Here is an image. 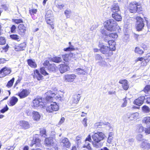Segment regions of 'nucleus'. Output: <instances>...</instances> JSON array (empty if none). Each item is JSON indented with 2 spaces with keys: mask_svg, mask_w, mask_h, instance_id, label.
<instances>
[{
  "mask_svg": "<svg viewBox=\"0 0 150 150\" xmlns=\"http://www.w3.org/2000/svg\"><path fill=\"white\" fill-rule=\"evenodd\" d=\"M100 32L103 35H105V37L108 36V34L105 29H102L100 30Z\"/></svg>",
  "mask_w": 150,
  "mask_h": 150,
  "instance_id": "5fc2aeb1",
  "label": "nucleus"
},
{
  "mask_svg": "<svg viewBox=\"0 0 150 150\" xmlns=\"http://www.w3.org/2000/svg\"><path fill=\"white\" fill-rule=\"evenodd\" d=\"M51 60L53 62L58 63L62 62V59L61 57L57 56L52 58Z\"/></svg>",
  "mask_w": 150,
  "mask_h": 150,
  "instance_id": "473e14b6",
  "label": "nucleus"
},
{
  "mask_svg": "<svg viewBox=\"0 0 150 150\" xmlns=\"http://www.w3.org/2000/svg\"><path fill=\"white\" fill-rule=\"evenodd\" d=\"M129 9L130 12L132 13L139 12L142 11V8L140 5L136 1L132 2L129 4Z\"/></svg>",
  "mask_w": 150,
  "mask_h": 150,
  "instance_id": "20e7f679",
  "label": "nucleus"
},
{
  "mask_svg": "<svg viewBox=\"0 0 150 150\" xmlns=\"http://www.w3.org/2000/svg\"><path fill=\"white\" fill-rule=\"evenodd\" d=\"M30 93V92L28 90L23 89L20 92L18 93V95L20 98H23L27 96Z\"/></svg>",
  "mask_w": 150,
  "mask_h": 150,
  "instance_id": "a211bd4d",
  "label": "nucleus"
},
{
  "mask_svg": "<svg viewBox=\"0 0 150 150\" xmlns=\"http://www.w3.org/2000/svg\"><path fill=\"white\" fill-rule=\"evenodd\" d=\"M143 122L146 124H148L150 123V117H146L144 118L143 120Z\"/></svg>",
  "mask_w": 150,
  "mask_h": 150,
  "instance_id": "c03bdc74",
  "label": "nucleus"
},
{
  "mask_svg": "<svg viewBox=\"0 0 150 150\" xmlns=\"http://www.w3.org/2000/svg\"><path fill=\"white\" fill-rule=\"evenodd\" d=\"M76 76L74 74H67L64 75V79L66 82H71L74 81L76 78Z\"/></svg>",
  "mask_w": 150,
  "mask_h": 150,
  "instance_id": "4468645a",
  "label": "nucleus"
},
{
  "mask_svg": "<svg viewBox=\"0 0 150 150\" xmlns=\"http://www.w3.org/2000/svg\"><path fill=\"white\" fill-rule=\"evenodd\" d=\"M112 16L117 21H120L122 20L121 16L117 13L112 14Z\"/></svg>",
  "mask_w": 150,
  "mask_h": 150,
  "instance_id": "72a5a7b5",
  "label": "nucleus"
},
{
  "mask_svg": "<svg viewBox=\"0 0 150 150\" xmlns=\"http://www.w3.org/2000/svg\"><path fill=\"white\" fill-rule=\"evenodd\" d=\"M16 29V26L13 25L11 28V33H15V30Z\"/></svg>",
  "mask_w": 150,
  "mask_h": 150,
  "instance_id": "69168bd1",
  "label": "nucleus"
},
{
  "mask_svg": "<svg viewBox=\"0 0 150 150\" xmlns=\"http://www.w3.org/2000/svg\"><path fill=\"white\" fill-rule=\"evenodd\" d=\"M10 37L13 40H16L18 41L19 40V37L17 35H10Z\"/></svg>",
  "mask_w": 150,
  "mask_h": 150,
  "instance_id": "37998d69",
  "label": "nucleus"
},
{
  "mask_svg": "<svg viewBox=\"0 0 150 150\" xmlns=\"http://www.w3.org/2000/svg\"><path fill=\"white\" fill-rule=\"evenodd\" d=\"M80 94H75L73 96V101L76 104L78 103L80 99Z\"/></svg>",
  "mask_w": 150,
  "mask_h": 150,
  "instance_id": "c9c22d12",
  "label": "nucleus"
},
{
  "mask_svg": "<svg viewBox=\"0 0 150 150\" xmlns=\"http://www.w3.org/2000/svg\"><path fill=\"white\" fill-rule=\"evenodd\" d=\"M29 13L32 15V14L34 15L37 12V10L36 9L33 8L29 10Z\"/></svg>",
  "mask_w": 150,
  "mask_h": 150,
  "instance_id": "864d4df0",
  "label": "nucleus"
},
{
  "mask_svg": "<svg viewBox=\"0 0 150 150\" xmlns=\"http://www.w3.org/2000/svg\"><path fill=\"white\" fill-rule=\"evenodd\" d=\"M56 6L57 7L59 8L60 9H62L63 7L64 6V5L63 4H57Z\"/></svg>",
  "mask_w": 150,
  "mask_h": 150,
  "instance_id": "774afa93",
  "label": "nucleus"
},
{
  "mask_svg": "<svg viewBox=\"0 0 150 150\" xmlns=\"http://www.w3.org/2000/svg\"><path fill=\"white\" fill-rule=\"evenodd\" d=\"M33 77L36 78L39 81L43 79V76L40 73L39 71L37 69L34 71V73L33 74Z\"/></svg>",
  "mask_w": 150,
  "mask_h": 150,
  "instance_id": "6ab92c4d",
  "label": "nucleus"
},
{
  "mask_svg": "<svg viewBox=\"0 0 150 150\" xmlns=\"http://www.w3.org/2000/svg\"><path fill=\"white\" fill-rule=\"evenodd\" d=\"M38 136L37 134L35 135V136L33 137V139L30 144L31 146H34L35 147H40L41 146L40 143L41 140L37 137L36 136Z\"/></svg>",
  "mask_w": 150,
  "mask_h": 150,
  "instance_id": "9d476101",
  "label": "nucleus"
},
{
  "mask_svg": "<svg viewBox=\"0 0 150 150\" xmlns=\"http://www.w3.org/2000/svg\"><path fill=\"white\" fill-rule=\"evenodd\" d=\"M138 115V113H135L132 114L128 113L127 115V117L129 120H132L135 118L137 117Z\"/></svg>",
  "mask_w": 150,
  "mask_h": 150,
  "instance_id": "c756f323",
  "label": "nucleus"
},
{
  "mask_svg": "<svg viewBox=\"0 0 150 150\" xmlns=\"http://www.w3.org/2000/svg\"><path fill=\"white\" fill-rule=\"evenodd\" d=\"M135 52L136 53H137L141 54H142L144 53L143 51L138 47H137L135 48Z\"/></svg>",
  "mask_w": 150,
  "mask_h": 150,
  "instance_id": "a18cd8bd",
  "label": "nucleus"
},
{
  "mask_svg": "<svg viewBox=\"0 0 150 150\" xmlns=\"http://www.w3.org/2000/svg\"><path fill=\"white\" fill-rule=\"evenodd\" d=\"M26 44L25 42L22 43L16 46L15 49L16 51L24 50L26 47Z\"/></svg>",
  "mask_w": 150,
  "mask_h": 150,
  "instance_id": "bb28decb",
  "label": "nucleus"
},
{
  "mask_svg": "<svg viewBox=\"0 0 150 150\" xmlns=\"http://www.w3.org/2000/svg\"><path fill=\"white\" fill-rule=\"evenodd\" d=\"M91 135L89 134L86 138L85 141V144L84 145V147H86L88 150H91V147L90 146V144L89 142H91Z\"/></svg>",
  "mask_w": 150,
  "mask_h": 150,
  "instance_id": "aec40b11",
  "label": "nucleus"
},
{
  "mask_svg": "<svg viewBox=\"0 0 150 150\" xmlns=\"http://www.w3.org/2000/svg\"><path fill=\"white\" fill-rule=\"evenodd\" d=\"M100 52L106 56H110L112 55L113 50H112L108 46L104 45L102 46L100 48Z\"/></svg>",
  "mask_w": 150,
  "mask_h": 150,
  "instance_id": "0eeeda50",
  "label": "nucleus"
},
{
  "mask_svg": "<svg viewBox=\"0 0 150 150\" xmlns=\"http://www.w3.org/2000/svg\"><path fill=\"white\" fill-rule=\"evenodd\" d=\"M146 59L144 60V61H142V65H146V63L150 60V54H147L146 56Z\"/></svg>",
  "mask_w": 150,
  "mask_h": 150,
  "instance_id": "4c0bfd02",
  "label": "nucleus"
},
{
  "mask_svg": "<svg viewBox=\"0 0 150 150\" xmlns=\"http://www.w3.org/2000/svg\"><path fill=\"white\" fill-rule=\"evenodd\" d=\"M144 101L146 102L147 103L150 104V96L145 97Z\"/></svg>",
  "mask_w": 150,
  "mask_h": 150,
  "instance_id": "bf43d9fd",
  "label": "nucleus"
},
{
  "mask_svg": "<svg viewBox=\"0 0 150 150\" xmlns=\"http://www.w3.org/2000/svg\"><path fill=\"white\" fill-rule=\"evenodd\" d=\"M32 115L33 119L36 121H39L41 117L40 114L37 111H33Z\"/></svg>",
  "mask_w": 150,
  "mask_h": 150,
  "instance_id": "b1692460",
  "label": "nucleus"
},
{
  "mask_svg": "<svg viewBox=\"0 0 150 150\" xmlns=\"http://www.w3.org/2000/svg\"><path fill=\"white\" fill-rule=\"evenodd\" d=\"M58 109L59 106L55 102H53L46 108L47 111L49 113L52 112L53 111H57Z\"/></svg>",
  "mask_w": 150,
  "mask_h": 150,
  "instance_id": "6e6552de",
  "label": "nucleus"
},
{
  "mask_svg": "<svg viewBox=\"0 0 150 150\" xmlns=\"http://www.w3.org/2000/svg\"><path fill=\"white\" fill-rule=\"evenodd\" d=\"M13 22L17 24L23 22V21L21 19H13Z\"/></svg>",
  "mask_w": 150,
  "mask_h": 150,
  "instance_id": "4d7b16f0",
  "label": "nucleus"
},
{
  "mask_svg": "<svg viewBox=\"0 0 150 150\" xmlns=\"http://www.w3.org/2000/svg\"><path fill=\"white\" fill-rule=\"evenodd\" d=\"M53 14L52 11L51 10H48L45 15L46 19H48V18L52 19L53 18Z\"/></svg>",
  "mask_w": 150,
  "mask_h": 150,
  "instance_id": "e433bc0d",
  "label": "nucleus"
},
{
  "mask_svg": "<svg viewBox=\"0 0 150 150\" xmlns=\"http://www.w3.org/2000/svg\"><path fill=\"white\" fill-rule=\"evenodd\" d=\"M2 8L4 9L6 11H9L8 6L6 5H1Z\"/></svg>",
  "mask_w": 150,
  "mask_h": 150,
  "instance_id": "052dcab7",
  "label": "nucleus"
},
{
  "mask_svg": "<svg viewBox=\"0 0 150 150\" xmlns=\"http://www.w3.org/2000/svg\"><path fill=\"white\" fill-rule=\"evenodd\" d=\"M76 72L79 74H85L86 72L83 69L80 68H78L76 70Z\"/></svg>",
  "mask_w": 150,
  "mask_h": 150,
  "instance_id": "49530a36",
  "label": "nucleus"
},
{
  "mask_svg": "<svg viewBox=\"0 0 150 150\" xmlns=\"http://www.w3.org/2000/svg\"><path fill=\"white\" fill-rule=\"evenodd\" d=\"M18 99L15 96L12 97L10 101V105L11 106L14 105L18 101Z\"/></svg>",
  "mask_w": 150,
  "mask_h": 150,
  "instance_id": "2f4dec72",
  "label": "nucleus"
},
{
  "mask_svg": "<svg viewBox=\"0 0 150 150\" xmlns=\"http://www.w3.org/2000/svg\"><path fill=\"white\" fill-rule=\"evenodd\" d=\"M59 69L60 73L63 74L70 70L69 66L65 64H61L59 65Z\"/></svg>",
  "mask_w": 150,
  "mask_h": 150,
  "instance_id": "2eb2a0df",
  "label": "nucleus"
},
{
  "mask_svg": "<svg viewBox=\"0 0 150 150\" xmlns=\"http://www.w3.org/2000/svg\"><path fill=\"white\" fill-rule=\"evenodd\" d=\"M104 25L105 28L109 31H112L115 30L117 24L113 19H110L105 21Z\"/></svg>",
  "mask_w": 150,
  "mask_h": 150,
  "instance_id": "f03ea898",
  "label": "nucleus"
},
{
  "mask_svg": "<svg viewBox=\"0 0 150 150\" xmlns=\"http://www.w3.org/2000/svg\"><path fill=\"white\" fill-rule=\"evenodd\" d=\"M141 46L144 50H147L148 48V45L144 43H142L141 45Z\"/></svg>",
  "mask_w": 150,
  "mask_h": 150,
  "instance_id": "338daca9",
  "label": "nucleus"
},
{
  "mask_svg": "<svg viewBox=\"0 0 150 150\" xmlns=\"http://www.w3.org/2000/svg\"><path fill=\"white\" fill-rule=\"evenodd\" d=\"M55 98L56 99L60 101H62L64 100V98L63 97V96L62 95H57Z\"/></svg>",
  "mask_w": 150,
  "mask_h": 150,
  "instance_id": "de8ad7c7",
  "label": "nucleus"
},
{
  "mask_svg": "<svg viewBox=\"0 0 150 150\" xmlns=\"http://www.w3.org/2000/svg\"><path fill=\"white\" fill-rule=\"evenodd\" d=\"M119 83L122 84V88L125 90H127L129 88L128 81L125 80L120 81Z\"/></svg>",
  "mask_w": 150,
  "mask_h": 150,
  "instance_id": "cd10ccee",
  "label": "nucleus"
},
{
  "mask_svg": "<svg viewBox=\"0 0 150 150\" xmlns=\"http://www.w3.org/2000/svg\"><path fill=\"white\" fill-rule=\"evenodd\" d=\"M105 137V134L102 132H97V133H95L92 136V138L94 141L93 143V146L97 148L100 147L102 144L99 142L103 139Z\"/></svg>",
  "mask_w": 150,
  "mask_h": 150,
  "instance_id": "f257e3e1",
  "label": "nucleus"
},
{
  "mask_svg": "<svg viewBox=\"0 0 150 150\" xmlns=\"http://www.w3.org/2000/svg\"><path fill=\"white\" fill-rule=\"evenodd\" d=\"M14 78H12L11 79L10 81H9L8 82L6 85V86L8 87H11L14 82Z\"/></svg>",
  "mask_w": 150,
  "mask_h": 150,
  "instance_id": "09e8293b",
  "label": "nucleus"
},
{
  "mask_svg": "<svg viewBox=\"0 0 150 150\" xmlns=\"http://www.w3.org/2000/svg\"><path fill=\"white\" fill-rule=\"evenodd\" d=\"M104 40L108 42L109 45V48L112 50L114 51L116 48L115 47V42L113 40H110V38H108V36H106L104 38Z\"/></svg>",
  "mask_w": 150,
  "mask_h": 150,
  "instance_id": "1a4fd4ad",
  "label": "nucleus"
},
{
  "mask_svg": "<svg viewBox=\"0 0 150 150\" xmlns=\"http://www.w3.org/2000/svg\"><path fill=\"white\" fill-rule=\"evenodd\" d=\"M46 95H49L46 98V100L47 102H50L52 101L53 100V97L55 96V94L53 93L52 92L50 91L47 92Z\"/></svg>",
  "mask_w": 150,
  "mask_h": 150,
  "instance_id": "a878e982",
  "label": "nucleus"
},
{
  "mask_svg": "<svg viewBox=\"0 0 150 150\" xmlns=\"http://www.w3.org/2000/svg\"><path fill=\"white\" fill-rule=\"evenodd\" d=\"M95 58L96 60L101 61L102 59V57L98 54H96V55Z\"/></svg>",
  "mask_w": 150,
  "mask_h": 150,
  "instance_id": "0e129e2a",
  "label": "nucleus"
},
{
  "mask_svg": "<svg viewBox=\"0 0 150 150\" xmlns=\"http://www.w3.org/2000/svg\"><path fill=\"white\" fill-rule=\"evenodd\" d=\"M145 99V97L141 96L136 99L134 101L135 104L139 106L141 105L143 103Z\"/></svg>",
  "mask_w": 150,
  "mask_h": 150,
  "instance_id": "412c9836",
  "label": "nucleus"
},
{
  "mask_svg": "<svg viewBox=\"0 0 150 150\" xmlns=\"http://www.w3.org/2000/svg\"><path fill=\"white\" fill-rule=\"evenodd\" d=\"M61 145L64 148H69L70 147L71 143L69 139L66 138L61 139L59 140Z\"/></svg>",
  "mask_w": 150,
  "mask_h": 150,
  "instance_id": "ddd939ff",
  "label": "nucleus"
},
{
  "mask_svg": "<svg viewBox=\"0 0 150 150\" xmlns=\"http://www.w3.org/2000/svg\"><path fill=\"white\" fill-rule=\"evenodd\" d=\"M129 35L128 34H125L122 36V40L124 42H127L129 41Z\"/></svg>",
  "mask_w": 150,
  "mask_h": 150,
  "instance_id": "ea45409f",
  "label": "nucleus"
},
{
  "mask_svg": "<svg viewBox=\"0 0 150 150\" xmlns=\"http://www.w3.org/2000/svg\"><path fill=\"white\" fill-rule=\"evenodd\" d=\"M11 70L10 68L4 67L0 70V77H3L8 75L11 73Z\"/></svg>",
  "mask_w": 150,
  "mask_h": 150,
  "instance_id": "f8f14e48",
  "label": "nucleus"
},
{
  "mask_svg": "<svg viewBox=\"0 0 150 150\" xmlns=\"http://www.w3.org/2000/svg\"><path fill=\"white\" fill-rule=\"evenodd\" d=\"M8 109V108L7 107V105H6L5 107H4L0 110V112L1 113H4L5 112L7 111Z\"/></svg>",
  "mask_w": 150,
  "mask_h": 150,
  "instance_id": "680f3d73",
  "label": "nucleus"
},
{
  "mask_svg": "<svg viewBox=\"0 0 150 150\" xmlns=\"http://www.w3.org/2000/svg\"><path fill=\"white\" fill-rule=\"evenodd\" d=\"M62 57L64 60L66 62H68L70 60L72 57H73V54L72 53L62 55Z\"/></svg>",
  "mask_w": 150,
  "mask_h": 150,
  "instance_id": "393cba45",
  "label": "nucleus"
},
{
  "mask_svg": "<svg viewBox=\"0 0 150 150\" xmlns=\"http://www.w3.org/2000/svg\"><path fill=\"white\" fill-rule=\"evenodd\" d=\"M87 119L85 118L83 119L82 121V123L83 125L84 126L86 127L87 126Z\"/></svg>",
  "mask_w": 150,
  "mask_h": 150,
  "instance_id": "e2e57ef3",
  "label": "nucleus"
},
{
  "mask_svg": "<svg viewBox=\"0 0 150 150\" xmlns=\"http://www.w3.org/2000/svg\"><path fill=\"white\" fill-rule=\"evenodd\" d=\"M40 132V136L46 138L45 142L46 145L48 146H53L54 143L52 138L50 137L46 138L47 137H48L46 134V132Z\"/></svg>",
  "mask_w": 150,
  "mask_h": 150,
  "instance_id": "39448f33",
  "label": "nucleus"
},
{
  "mask_svg": "<svg viewBox=\"0 0 150 150\" xmlns=\"http://www.w3.org/2000/svg\"><path fill=\"white\" fill-rule=\"evenodd\" d=\"M137 130L139 131H149L146 128L143 127L141 125H139L137 127Z\"/></svg>",
  "mask_w": 150,
  "mask_h": 150,
  "instance_id": "58836bf2",
  "label": "nucleus"
},
{
  "mask_svg": "<svg viewBox=\"0 0 150 150\" xmlns=\"http://www.w3.org/2000/svg\"><path fill=\"white\" fill-rule=\"evenodd\" d=\"M142 109L143 112L146 113H149L150 111V108L146 105L143 106L142 107Z\"/></svg>",
  "mask_w": 150,
  "mask_h": 150,
  "instance_id": "a19ab883",
  "label": "nucleus"
},
{
  "mask_svg": "<svg viewBox=\"0 0 150 150\" xmlns=\"http://www.w3.org/2000/svg\"><path fill=\"white\" fill-rule=\"evenodd\" d=\"M18 33L21 35H24L26 30V27L23 24H20L18 25Z\"/></svg>",
  "mask_w": 150,
  "mask_h": 150,
  "instance_id": "4be33fe9",
  "label": "nucleus"
},
{
  "mask_svg": "<svg viewBox=\"0 0 150 150\" xmlns=\"http://www.w3.org/2000/svg\"><path fill=\"white\" fill-rule=\"evenodd\" d=\"M138 141H141L143 140H144L143 139V135L142 134H139L137 135L136 137Z\"/></svg>",
  "mask_w": 150,
  "mask_h": 150,
  "instance_id": "603ef678",
  "label": "nucleus"
},
{
  "mask_svg": "<svg viewBox=\"0 0 150 150\" xmlns=\"http://www.w3.org/2000/svg\"><path fill=\"white\" fill-rule=\"evenodd\" d=\"M136 28L137 31L141 30L143 28L144 24L143 19L140 17L138 16L136 18Z\"/></svg>",
  "mask_w": 150,
  "mask_h": 150,
  "instance_id": "423d86ee",
  "label": "nucleus"
},
{
  "mask_svg": "<svg viewBox=\"0 0 150 150\" xmlns=\"http://www.w3.org/2000/svg\"><path fill=\"white\" fill-rule=\"evenodd\" d=\"M27 62L28 65L31 67L35 68L36 67L37 65L34 61L31 59H28L27 60Z\"/></svg>",
  "mask_w": 150,
  "mask_h": 150,
  "instance_id": "f704fd0d",
  "label": "nucleus"
},
{
  "mask_svg": "<svg viewBox=\"0 0 150 150\" xmlns=\"http://www.w3.org/2000/svg\"><path fill=\"white\" fill-rule=\"evenodd\" d=\"M53 18L52 19L48 18V19H46L47 23L52 25L53 22Z\"/></svg>",
  "mask_w": 150,
  "mask_h": 150,
  "instance_id": "6e6d98bb",
  "label": "nucleus"
},
{
  "mask_svg": "<svg viewBox=\"0 0 150 150\" xmlns=\"http://www.w3.org/2000/svg\"><path fill=\"white\" fill-rule=\"evenodd\" d=\"M96 128H105L106 130L112 131L113 127L110 123L107 122H99L96 123L95 124Z\"/></svg>",
  "mask_w": 150,
  "mask_h": 150,
  "instance_id": "7ed1b4c3",
  "label": "nucleus"
},
{
  "mask_svg": "<svg viewBox=\"0 0 150 150\" xmlns=\"http://www.w3.org/2000/svg\"><path fill=\"white\" fill-rule=\"evenodd\" d=\"M120 8L118 4H113L111 8V11L113 13H116L120 11Z\"/></svg>",
  "mask_w": 150,
  "mask_h": 150,
  "instance_id": "c85d7f7f",
  "label": "nucleus"
},
{
  "mask_svg": "<svg viewBox=\"0 0 150 150\" xmlns=\"http://www.w3.org/2000/svg\"><path fill=\"white\" fill-rule=\"evenodd\" d=\"M44 105L41 98H36L34 99L33 102L32 106L34 108L38 107L39 106L43 107Z\"/></svg>",
  "mask_w": 150,
  "mask_h": 150,
  "instance_id": "9b49d317",
  "label": "nucleus"
},
{
  "mask_svg": "<svg viewBox=\"0 0 150 150\" xmlns=\"http://www.w3.org/2000/svg\"><path fill=\"white\" fill-rule=\"evenodd\" d=\"M108 38H116L118 37V35L117 33H114L108 34Z\"/></svg>",
  "mask_w": 150,
  "mask_h": 150,
  "instance_id": "79ce46f5",
  "label": "nucleus"
},
{
  "mask_svg": "<svg viewBox=\"0 0 150 150\" xmlns=\"http://www.w3.org/2000/svg\"><path fill=\"white\" fill-rule=\"evenodd\" d=\"M6 40L5 38L2 37H0V45H3L5 44Z\"/></svg>",
  "mask_w": 150,
  "mask_h": 150,
  "instance_id": "3c124183",
  "label": "nucleus"
},
{
  "mask_svg": "<svg viewBox=\"0 0 150 150\" xmlns=\"http://www.w3.org/2000/svg\"><path fill=\"white\" fill-rule=\"evenodd\" d=\"M48 70L50 72H54L57 69V67L54 64H51L47 68Z\"/></svg>",
  "mask_w": 150,
  "mask_h": 150,
  "instance_id": "7c9ffc66",
  "label": "nucleus"
},
{
  "mask_svg": "<svg viewBox=\"0 0 150 150\" xmlns=\"http://www.w3.org/2000/svg\"><path fill=\"white\" fill-rule=\"evenodd\" d=\"M144 91L146 93L150 92V85H147L146 86L144 89Z\"/></svg>",
  "mask_w": 150,
  "mask_h": 150,
  "instance_id": "8fccbe9b",
  "label": "nucleus"
},
{
  "mask_svg": "<svg viewBox=\"0 0 150 150\" xmlns=\"http://www.w3.org/2000/svg\"><path fill=\"white\" fill-rule=\"evenodd\" d=\"M50 64L49 61L46 60L44 62L43 65L45 67H43L40 69V72L42 74L44 75L48 74V73L46 71V68L47 69Z\"/></svg>",
  "mask_w": 150,
  "mask_h": 150,
  "instance_id": "dca6fc26",
  "label": "nucleus"
},
{
  "mask_svg": "<svg viewBox=\"0 0 150 150\" xmlns=\"http://www.w3.org/2000/svg\"><path fill=\"white\" fill-rule=\"evenodd\" d=\"M18 125L23 128L27 129L30 127V125L28 122L25 121H21L19 122Z\"/></svg>",
  "mask_w": 150,
  "mask_h": 150,
  "instance_id": "5701e85b",
  "label": "nucleus"
},
{
  "mask_svg": "<svg viewBox=\"0 0 150 150\" xmlns=\"http://www.w3.org/2000/svg\"><path fill=\"white\" fill-rule=\"evenodd\" d=\"M71 13V11L70 10H65L64 11V13L67 18H69L70 16L69 14Z\"/></svg>",
  "mask_w": 150,
  "mask_h": 150,
  "instance_id": "13d9d810",
  "label": "nucleus"
},
{
  "mask_svg": "<svg viewBox=\"0 0 150 150\" xmlns=\"http://www.w3.org/2000/svg\"><path fill=\"white\" fill-rule=\"evenodd\" d=\"M140 146L143 150H148L150 149V144L147 140L144 139L140 144Z\"/></svg>",
  "mask_w": 150,
  "mask_h": 150,
  "instance_id": "f3484780",
  "label": "nucleus"
}]
</instances>
